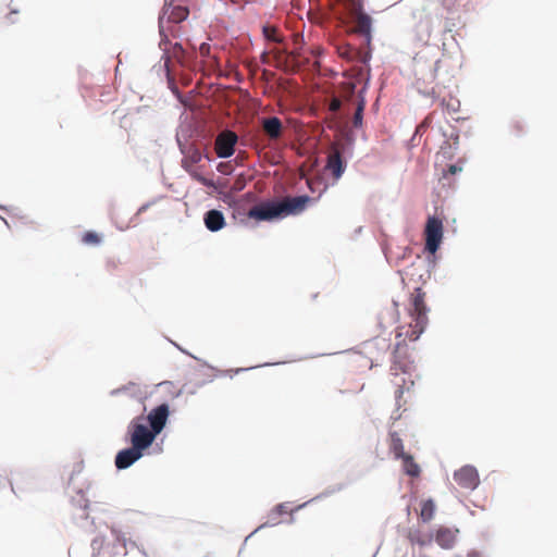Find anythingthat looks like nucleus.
I'll list each match as a JSON object with an SVG mask.
<instances>
[{
	"mask_svg": "<svg viewBox=\"0 0 557 557\" xmlns=\"http://www.w3.org/2000/svg\"><path fill=\"white\" fill-rule=\"evenodd\" d=\"M74 512L73 521L86 532H99L90 543L91 557H115L127 555V541L125 534L115 525L108 523L98 516V505H90L85 498L83 491H79L72 498Z\"/></svg>",
	"mask_w": 557,
	"mask_h": 557,
	"instance_id": "1",
	"label": "nucleus"
},
{
	"mask_svg": "<svg viewBox=\"0 0 557 557\" xmlns=\"http://www.w3.org/2000/svg\"><path fill=\"white\" fill-rule=\"evenodd\" d=\"M327 186L325 185L317 198L307 194L287 198L286 200H271L255 206L248 212V218L258 222H277L287 216L301 214L310 203L317 202Z\"/></svg>",
	"mask_w": 557,
	"mask_h": 557,
	"instance_id": "2",
	"label": "nucleus"
},
{
	"mask_svg": "<svg viewBox=\"0 0 557 557\" xmlns=\"http://www.w3.org/2000/svg\"><path fill=\"white\" fill-rule=\"evenodd\" d=\"M145 414L134 417L126 426L123 441L134 445L150 455V448L157 441V435L146 423Z\"/></svg>",
	"mask_w": 557,
	"mask_h": 557,
	"instance_id": "3",
	"label": "nucleus"
},
{
	"mask_svg": "<svg viewBox=\"0 0 557 557\" xmlns=\"http://www.w3.org/2000/svg\"><path fill=\"white\" fill-rule=\"evenodd\" d=\"M430 307L425 302V293L422 287L417 286L410 296L409 313L413 322L412 332L410 335L411 341H418L425 332L429 324Z\"/></svg>",
	"mask_w": 557,
	"mask_h": 557,
	"instance_id": "4",
	"label": "nucleus"
},
{
	"mask_svg": "<svg viewBox=\"0 0 557 557\" xmlns=\"http://www.w3.org/2000/svg\"><path fill=\"white\" fill-rule=\"evenodd\" d=\"M175 0L164 1V5L158 17V26L161 37H165V27L164 21L169 23L180 24L186 21L189 16V9L186 5L177 4L175 5L173 2Z\"/></svg>",
	"mask_w": 557,
	"mask_h": 557,
	"instance_id": "5",
	"label": "nucleus"
},
{
	"mask_svg": "<svg viewBox=\"0 0 557 557\" xmlns=\"http://www.w3.org/2000/svg\"><path fill=\"white\" fill-rule=\"evenodd\" d=\"M444 239L443 221L437 215H430L425 225L424 250L438 251Z\"/></svg>",
	"mask_w": 557,
	"mask_h": 557,
	"instance_id": "6",
	"label": "nucleus"
},
{
	"mask_svg": "<svg viewBox=\"0 0 557 557\" xmlns=\"http://www.w3.org/2000/svg\"><path fill=\"white\" fill-rule=\"evenodd\" d=\"M171 416V409L168 401H163L149 411L147 416H145L147 425L151 429V431L157 435V437L162 433L165 429L169 418Z\"/></svg>",
	"mask_w": 557,
	"mask_h": 557,
	"instance_id": "7",
	"label": "nucleus"
},
{
	"mask_svg": "<svg viewBox=\"0 0 557 557\" xmlns=\"http://www.w3.org/2000/svg\"><path fill=\"white\" fill-rule=\"evenodd\" d=\"M148 455L143 449L128 444V446L120 449L114 457V465L117 470H126L135 465L143 457Z\"/></svg>",
	"mask_w": 557,
	"mask_h": 557,
	"instance_id": "8",
	"label": "nucleus"
},
{
	"mask_svg": "<svg viewBox=\"0 0 557 557\" xmlns=\"http://www.w3.org/2000/svg\"><path fill=\"white\" fill-rule=\"evenodd\" d=\"M454 480L457 484L470 491H474L480 485V475L478 469L472 465H465L454 472Z\"/></svg>",
	"mask_w": 557,
	"mask_h": 557,
	"instance_id": "9",
	"label": "nucleus"
},
{
	"mask_svg": "<svg viewBox=\"0 0 557 557\" xmlns=\"http://www.w3.org/2000/svg\"><path fill=\"white\" fill-rule=\"evenodd\" d=\"M180 125L176 128L175 140L178 147L180 152H184L186 149L187 141L195 136L200 137L199 132L193 122L188 120V116L184 113L180 116Z\"/></svg>",
	"mask_w": 557,
	"mask_h": 557,
	"instance_id": "10",
	"label": "nucleus"
},
{
	"mask_svg": "<svg viewBox=\"0 0 557 557\" xmlns=\"http://www.w3.org/2000/svg\"><path fill=\"white\" fill-rule=\"evenodd\" d=\"M238 141V136L233 131H224L216 137L218 158L230 159L235 153V146Z\"/></svg>",
	"mask_w": 557,
	"mask_h": 557,
	"instance_id": "11",
	"label": "nucleus"
},
{
	"mask_svg": "<svg viewBox=\"0 0 557 557\" xmlns=\"http://www.w3.org/2000/svg\"><path fill=\"white\" fill-rule=\"evenodd\" d=\"M181 351L183 354H186V355L190 356L195 360L199 361L201 363V366L208 367L211 370L218 371L220 375L228 374L231 379H233V376L235 374H239V373H243V372H246V371H249V370H253V369H257V368H260V367H271V366H278V364L285 363L284 361H280V362H264V363L259 364V366H252V367H247V368H236V369H230V370H218L215 367L209 364L207 361H205V360H202V359L191 355L186 349L183 348V349H181Z\"/></svg>",
	"mask_w": 557,
	"mask_h": 557,
	"instance_id": "12",
	"label": "nucleus"
},
{
	"mask_svg": "<svg viewBox=\"0 0 557 557\" xmlns=\"http://www.w3.org/2000/svg\"><path fill=\"white\" fill-rule=\"evenodd\" d=\"M373 22L374 20L369 13L362 12V14H358V30L362 35L364 44L367 45L370 51L372 50V39L374 30ZM369 58H371V54L369 55Z\"/></svg>",
	"mask_w": 557,
	"mask_h": 557,
	"instance_id": "13",
	"label": "nucleus"
},
{
	"mask_svg": "<svg viewBox=\"0 0 557 557\" xmlns=\"http://www.w3.org/2000/svg\"><path fill=\"white\" fill-rule=\"evenodd\" d=\"M203 223L206 228L211 233L221 231L225 225V216L219 209H209L203 214Z\"/></svg>",
	"mask_w": 557,
	"mask_h": 557,
	"instance_id": "14",
	"label": "nucleus"
},
{
	"mask_svg": "<svg viewBox=\"0 0 557 557\" xmlns=\"http://www.w3.org/2000/svg\"><path fill=\"white\" fill-rule=\"evenodd\" d=\"M458 530L453 531L447 527L440 525L433 533V541H435L442 548L450 549L455 545L456 533Z\"/></svg>",
	"mask_w": 557,
	"mask_h": 557,
	"instance_id": "15",
	"label": "nucleus"
},
{
	"mask_svg": "<svg viewBox=\"0 0 557 557\" xmlns=\"http://www.w3.org/2000/svg\"><path fill=\"white\" fill-rule=\"evenodd\" d=\"M289 503H280V504H276L272 509L271 511L269 512L268 515V520L260 524L257 529H255L247 537L249 539L250 536H252L255 533H257L259 530L263 529V528H269V527H274V525H277L280 523L278 521V517L286 513L287 512V505Z\"/></svg>",
	"mask_w": 557,
	"mask_h": 557,
	"instance_id": "16",
	"label": "nucleus"
},
{
	"mask_svg": "<svg viewBox=\"0 0 557 557\" xmlns=\"http://www.w3.org/2000/svg\"><path fill=\"white\" fill-rule=\"evenodd\" d=\"M347 486H348V483H337V484H334V485H330V486L325 487L321 493H319L318 495L312 497L311 499H309V500L298 505L294 509V511L301 510V509H304L305 507H307L311 503H314V502L320 500V499L327 498V497L334 495L335 493L342 492Z\"/></svg>",
	"mask_w": 557,
	"mask_h": 557,
	"instance_id": "17",
	"label": "nucleus"
},
{
	"mask_svg": "<svg viewBox=\"0 0 557 557\" xmlns=\"http://www.w3.org/2000/svg\"><path fill=\"white\" fill-rule=\"evenodd\" d=\"M348 160V158L336 152L334 158L327 162L326 169L332 172L335 181H338L344 175Z\"/></svg>",
	"mask_w": 557,
	"mask_h": 557,
	"instance_id": "18",
	"label": "nucleus"
},
{
	"mask_svg": "<svg viewBox=\"0 0 557 557\" xmlns=\"http://www.w3.org/2000/svg\"><path fill=\"white\" fill-rule=\"evenodd\" d=\"M407 537L412 545L421 548L432 545L433 542V533L423 534L419 529H410Z\"/></svg>",
	"mask_w": 557,
	"mask_h": 557,
	"instance_id": "19",
	"label": "nucleus"
},
{
	"mask_svg": "<svg viewBox=\"0 0 557 557\" xmlns=\"http://www.w3.org/2000/svg\"><path fill=\"white\" fill-rule=\"evenodd\" d=\"M357 134L355 131H349L344 135L343 144L341 146V153L345 158L351 159L354 157Z\"/></svg>",
	"mask_w": 557,
	"mask_h": 557,
	"instance_id": "20",
	"label": "nucleus"
},
{
	"mask_svg": "<svg viewBox=\"0 0 557 557\" xmlns=\"http://www.w3.org/2000/svg\"><path fill=\"white\" fill-rule=\"evenodd\" d=\"M121 394H126L132 398L135 399H141L143 393L139 388V386L134 382H128L125 385H122L121 387L114 388L110 392V396L115 397Z\"/></svg>",
	"mask_w": 557,
	"mask_h": 557,
	"instance_id": "21",
	"label": "nucleus"
},
{
	"mask_svg": "<svg viewBox=\"0 0 557 557\" xmlns=\"http://www.w3.org/2000/svg\"><path fill=\"white\" fill-rule=\"evenodd\" d=\"M181 153L184 156L183 158L188 160L191 164H197L202 159L211 161V158L207 153L201 152L200 149L195 145H186V149H184V152Z\"/></svg>",
	"mask_w": 557,
	"mask_h": 557,
	"instance_id": "22",
	"label": "nucleus"
},
{
	"mask_svg": "<svg viewBox=\"0 0 557 557\" xmlns=\"http://www.w3.org/2000/svg\"><path fill=\"white\" fill-rule=\"evenodd\" d=\"M403 461V470L406 475L410 478H419L421 474L420 466L414 461V458L411 454H407L401 459Z\"/></svg>",
	"mask_w": 557,
	"mask_h": 557,
	"instance_id": "23",
	"label": "nucleus"
},
{
	"mask_svg": "<svg viewBox=\"0 0 557 557\" xmlns=\"http://www.w3.org/2000/svg\"><path fill=\"white\" fill-rule=\"evenodd\" d=\"M263 127L270 138H278L282 129V122L277 116H271L263 122Z\"/></svg>",
	"mask_w": 557,
	"mask_h": 557,
	"instance_id": "24",
	"label": "nucleus"
},
{
	"mask_svg": "<svg viewBox=\"0 0 557 557\" xmlns=\"http://www.w3.org/2000/svg\"><path fill=\"white\" fill-rule=\"evenodd\" d=\"M436 505L433 498H426L421 503L420 519L423 523L430 522L435 513Z\"/></svg>",
	"mask_w": 557,
	"mask_h": 557,
	"instance_id": "25",
	"label": "nucleus"
},
{
	"mask_svg": "<svg viewBox=\"0 0 557 557\" xmlns=\"http://www.w3.org/2000/svg\"><path fill=\"white\" fill-rule=\"evenodd\" d=\"M391 445L389 449L391 453L394 455L395 459H401L404 456H406L408 453L405 451L403 440L399 437V435L396 432H391Z\"/></svg>",
	"mask_w": 557,
	"mask_h": 557,
	"instance_id": "26",
	"label": "nucleus"
},
{
	"mask_svg": "<svg viewBox=\"0 0 557 557\" xmlns=\"http://www.w3.org/2000/svg\"><path fill=\"white\" fill-rule=\"evenodd\" d=\"M463 159H458L456 163L447 164L446 168L443 169L442 177L447 180L451 175H456L463 170Z\"/></svg>",
	"mask_w": 557,
	"mask_h": 557,
	"instance_id": "27",
	"label": "nucleus"
},
{
	"mask_svg": "<svg viewBox=\"0 0 557 557\" xmlns=\"http://www.w3.org/2000/svg\"><path fill=\"white\" fill-rule=\"evenodd\" d=\"M82 242L85 245H100L102 242V235L95 231H86L82 236Z\"/></svg>",
	"mask_w": 557,
	"mask_h": 557,
	"instance_id": "28",
	"label": "nucleus"
},
{
	"mask_svg": "<svg viewBox=\"0 0 557 557\" xmlns=\"http://www.w3.org/2000/svg\"><path fill=\"white\" fill-rule=\"evenodd\" d=\"M424 252L426 253V257H425L426 267H428L426 271L430 274L436 268L437 260H438L437 251L432 252V250H424Z\"/></svg>",
	"mask_w": 557,
	"mask_h": 557,
	"instance_id": "29",
	"label": "nucleus"
},
{
	"mask_svg": "<svg viewBox=\"0 0 557 557\" xmlns=\"http://www.w3.org/2000/svg\"><path fill=\"white\" fill-rule=\"evenodd\" d=\"M457 150H454L453 146H450V143L445 140L441 147V152L444 157V159L451 160L455 156V152Z\"/></svg>",
	"mask_w": 557,
	"mask_h": 557,
	"instance_id": "30",
	"label": "nucleus"
},
{
	"mask_svg": "<svg viewBox=\"0 0 557 557\" xmlns=\"http://www.w3.org/2000/svg\"><path fill=\"white\" fill-rule=\"evenodd\" d=\"M191 176L198 182L200 183L201 185L208 187V188H212L214 189L215 188V183L213 180L211 178H207L206 176L201 175V174H191Z\"/></svg>",
	"mask_w": 557,
	"mask_h": 557,
	"instance_id": "31",
	"label": "nucleus"
},
{
	"mask_svg": "<svg viewBox=\"0 0 557 557\" xmlns=\"http://www.w3.org/2000/svg\"><path fill=\"white\" fill-rule=\"evenodd\" d=\"M342 108V101L338 98H332L329 103V110L331 112H338Z\"/></svg>",
	"mask_w": 557,
	"mask_h": 557,
	"instance_id": "32",
	"label": "nucleus"
},
{
	"mask_svg": "<svg viewBox=\"0 0 557 557\" xmlns=\"http://www.w3.org/2000/svg\"><path fill=\"white\" fill-rule=\"evenodd\" d=\"M449 139L453 140L450 146H453L454 150H458V148H459V131L455 128V132L449 135Z\"/></svg>",
	"mask_w": 557,
	"mask_h": 557,
	"instance_id": "33",
	"label": "nucleus"
},
{
	"mask_svg": "<svg viewBox=\"0 0 557 557\" xmlns=\"http://www.w3.org/2000/svg\"><path fill=\"white\" fill-rule=\"evenodd\" d=\"M352 127L355 129H361L363 127V116L355 114L352 119Z\"/></svg>",
	"mask_w": 557,
	"mask_h": 557,
	"instance_id": "34",
	"label": "nucleus"
},
{
	"mask_svg": "<svg viewBox=\"0 0 557 557\" xmlns=\"http://www.w3.org/2000/svg\"><path fill=\"white\" fill-rule=\"evenodd\" d=\"M126 541H127V548H128V547H131V548H134V547H135V548H137V549L141 553V555H144L145 557H147V553H146V550H145L143 547H139V546H138V544H137L135 541H133V540H131V539H126Z\"/></svg>",
	"mask_w": 557,
	"mask_h": 557,
	"instance_id": "35",
	"label": "nucleus"
},
{
	"mask_svg": "<svg viewBox=\"0 0 557 557\" xmlns=\"http://www.w3.org/2000/svg\"><path fill=\"white\" fill-rule=\"evenodd\" d=\"M352 4L355 5L358 14H362L364 11V1L363 0H352Z\"/></svg>",
	"mask_w": 557,
	"mask_h": 557,
	"instance_id": "36",
	"label": "nucleus"
},
{
	"mask_svg": "<svg viewBox=\"0 0 557 557\" xmlns=\"http://www.w3.org/2000/svg\"><path fill=\"white\" fill-rule=\"evenodd\" d=\"M162 443H163V440H161V443L153 444L152 447L150 448V455L151 454H161L162 453Z\"/></svg>",
	"mask_w": 557,
	"mask_h": 557,
	"instance_id": "37",
	"label": "nucleus"
},
{
	"mask_svg": "<svg viewBox=\"0 0 557 557\" xmlns=\"http://www.w3.org/2000/svg\"><path fill=\"white\" fill-rule=\"evenodd\" d=\"M455 26V23L450 18H446L444 22V30L445 32H453V27Z\"/></svg>",
	"mask_w": 557,
	"mask_h": 557,
	"instance_id": "38",
	"label": "nucleus"
},
{
	"mask_svg": "<svg viewBox=\"0 0 557 557\" xmlns=\"http://www.w3.org/2000/svg\"><path fill=\"white\" fill-rule=\"evenodd\" d=\"M513 129L517 136H521L522 134H524L523 125L520 122H516L513 124Z\"/></svg>",
	"mask_w": 557,
	"mask_h": 557,
	"instance_id": "39",
	"label": "nucleus"
},
{
	"mask_svg": "<svg viewBox=\"0 0 557 557\" xmlns=\"http://www.w3.org/2000/svg\"><path fill=\"white\" fill-rule=\"evenodd\" d=\"M404 392H405L404 386H399L395 392V398H396V404H397L398 408L400 407L399 399L403 396Z\"/></svg>",
	"mask_w": 557,
	"mask_h": 557,
	"instance_id": "40",
	"label": "nucleus"
},
{
	"mask_svg": "<svg viewBox=\"0 0 557 557\" xmlns=\"http://www.w3.org/2000/svg\"><path fill=\"white\" fill-rule=\"evenodd\" d=\"M172 91L175 98L178 100V102L185 103L187 101L186 97L183 94H181L177 89H172Z\"/></svg>",
	"mask_w": 557,
	"mask_h": 557,
	"instance_id": "41",
	"label": "nucleus"
},
{
	"mask_svg": "<svg viewBox=\"0 0 557 557\" xmlns=\"http://www.w3.org/2000/svg\"><path fill=\"white\" fill-rule=\"evenodd\" d=\"M190 162L188 160H186L185 158L182 159V168L188 172L189 174H191V166H190Z\"/></svg>",
	"mask_w": 557,
	"mask_h": 557,
	"instance_id": "42",
	"label": "nucleus"
},
{
	"mask_svg": "<svg viewBox=\"0 0 557 557\" xmlns=\"http://www.w3.org/2000/svg\"><path fill=\"white\" fill-rule=\"evenodd\" d=\"M411 251L410 247H405L403 253L397 257V261L405 259Z\"/></svg>",
	"mask_w": 557,
	"mask_h": 557,
	"instance_id": "43",
	"label": "nucleus"
},
{
	"mask_svg": "<svg viewBox=\"0 0 557 557\" xmlns=\"http://www.w3.org/2000/svg\"><path fill=\"white\" fill-rule=\"evenodd\" d=\"M151 206V202H146L144 205H141L138 210H137V213L136 214H141L144 213L149 207Z\"/></svg>",
	"mask_w": 557,
	"mask_h": 557,
	"instance_id": "44",
	"label": "nucleus"
},
{
	"mask_svg": "<svg viewBox=\"0 0 557 557\" xmlns=\"http://www.w3.org/2000/svg\"><path fill=\"white\" fill-rule=\"evenodd\" d=\"M382 250H383V253H384V256H385V258H386L387 262H388V263H391L392 261H391V256H389V252H388V248H387V246L383 245V246H382Z\"/></svg>",
	"mask_w": 557,
	"mask_h": 557,
	"instance_id": "45",
	"label": "nucleus"
},
{
	"mask_svg": "<svg viewBox=\"0 0 557 557\" xmlns=\"http://www.w3.org/2000/svg\"><path fill=\"white\" fill-rule=\"evenodd\" d=\"M366 104H367V102H366V98H364V96H363V95H360V96H359V103H358V106H360V107H362V108H366Z\"/></svg>",
	"mask_w": 557,
	"mask_h": 557,
	"instance_id": "46",
	"label": "nucleus"
},
{
	"mask_svg": "<svg viewBox=\"0 0 557 557\" xmlns=\"http://www.w3.org/2000/svg\"><path fill=\"white\" fill-rule=\"evenodd\" d=\"M467 556L468 557H482L481 553L478 550H470Z\"/></svg>",
	"mask_w": 557,
	"mask_h": 557,
	"instance_id": "47",
	"label": "nucleus"
},
{
	"mask_svg": "<svg viewBox=\"0 0 557 557\" xmlns=\"http://www.w3.org/2000/svg\"><path fill=\"white\" fill-rule=\"evenodd\" d=\"M398 557V556H396ZM399 557H416V552L414 549H412L410 553L409 552H405L401 556Z\"/></svg>",
	"mask_w": 557,
	"mask_h": 557,
	"instance_id": "48",
	"label": "nucleus"
},
{
	"mask_svg": "<svg viewBox=\"0 0 557 557\" xmlns=\"http://www.w3.org/2000/svg\"><path fill=\"white\" fill-rule=\"evenodd\" d=\"M364 109L366 108H362V107L358 106L355 114H359V115L363 116Z\"/></svg>",
	"mask_w": 557,
	"mask_h": 557,
	"instance_id": "49",
	"label": "nucleus"
},
{
	"mask_svg": "<svg viewBox=\"0 0 557 557\" xmlns=\"http://www.w3.org/2000/svg\"><path fill=\"white\" fill-rule=\"evenodd\" d=\"M294 522H295V517H294V516H293V513H292V515H290V518H289V520H288V523H290V524H292V523H294Z\"/></svg>",
	"mask_w": 557,
	"mask_h": 557,
	"instance_id": "50",
	"label": "nucleus"
},
{
	"mask_svg": "<svg viewBox=\"0 0 557 557\" xmlns=\"http://www.w3.org/2000/svg\"><path fill=\"white\" fill-rule=\"evenodd\" d=\"M0 219L4 222V224H5L8 227H10L9 222H8L4 218H2V216L0 215Z\"/></svg>",
	"mask_w": 557,
	"mask_h": 557,
	"instance_id": "51",
	"label": "nucleus"
},
{
	"mask_svg": "<svg viewBox=\"0 0 557 557\" xmlns=\"http://www.w3.org/2000/svg\"><path fill=\"white\" fill-rule=\"evenodd\" d=\"M459 107H460V103L458 102L457 108H456V107H451V110H453L454 112H456V111L459 109Z\"/></svg>",
	"mask_w": 557,
	"mask_h": 557,
	"instance_id": "52",
	"label": "nucleus"
},
{
	"mask_svg": "<svg viewBox=\"0 0 557 557\" xmlns=\"http://www.w3.org/2000/svg\"><path fill=\"white\" fill-rule=\"evenodd\" d=\"M173 345H174V346H175L180 351H181V349H183V347H182V346H180V345H178V344H176V343H173Z\"/></svg>",
	"mask_w": 557,
	"mask_h": 557,
	"instance_id": "53",
	"label": "nucleus"
},
{
	"mask_svg": "<svg viewBox=\"0 0 557 557\" xmlns=\"http://www.w3.org/2000/svg\"><path fill=\"white\" fill-rule=\"evenodd\" d=\"M392 418H393V419H395V420H397V419H399V418H400V416H399V414L397 416V413H393Z\"/></svg>",
	"mask_w": 557,
	"mask_h": 557,
	"instance_id": "54",
	"label": "nucleus"
},
{
	"mask_svg": "<svg viewBox=\"0 0 557 557\" xmlns=\"http://www.w3.org/2000/svg\"><path fill=\"white\" fill-rule=\"evenodd\" d=\"M392 418H393V419H395V420H397V419H399V418H400V416H399V414L397 416V413H393Z\"/></svg>",
	"mask_w": 557,
	"mask_h": 557,
	"instance_id": "55",
	"label": "nucleus"
},
{
	"mask_svg": "<svg viewBox=\"0 0 557 557\" xmlns=\"http://www.w3.org/2000/svg\"><path fill=\"white\" fill-rule=\"evenodd\" d=\"M16 13H18V10H11L10 15L11 14H16Z\"/></svg>",
	"mask_w": 557,
	"mask_h": 557,
	"instance_id": "56",
	"label": "nucleus"
},
{
	"mask_svg": "<svg viewBox=\"0 0 557 557\" xmlns=\"http://www.w3.org/2000/svg\"><path fill=\"white\" fill-rule=\"evenodd\" d=\"M393 305H394L395 308L398 307V302L396 300H393Z\"/></svg>",
	"mask_w": 557,
	"mask_h": 557,
	"instance_id": "57",
	"label": "nucleus"
},
{
	"mask_svg": "<svg viewBox=\"0 0 557 557\" xmlns=\"http://www.w3.org/2000/svg\"><path fill=\"white\" fill-rule=\"evenodd\" d=\"M121 63H122V62H121V60H120V61H119L117 66L115 67L116 73L119 72V66H120V64H121Z\"/></svg>",
	"mask_w": 557,
	"mask_h": 557,
	"instance_id": "58",
	"label": "nucleus"
},
{
	"mask_svg": "<svg viewBox=\"0 0 557 557\" xmlns=\"http://www.w3.org/2000/svg\"><path fill=\"white\" fill-rule=\"evenodd\" d=\"M222 163H219L218 171H221Z\"/></svg>",
	"mask_w": 557,
	"mask_h": 557,
	"instance_id": "59",
	"label": "nucleus"
},
{
	"mask_svg": "<svg viewBox=\"0 0 557 557\" xmlns=\"http://www.w3.org/2000/svg\"><path fill=\"white\" fill-rule=\"evenodd\" d=\"M0 209L4 210V209H5V207L0 205Z\"/></svg>",
	"mask_w": 557,
	"mask_h": 557,
	"instance_id": "60",
	"label": "nucleus"
},
{
	"mask_svg": "<svg viewBox=\"0 0 557 557\" xmlns=\"http://www.w3.org/2000/svg\"><path fill=\"white\" fill-rule=\"evenodd\" d=\"M418 557H429V556H426V555H419Z\"/></svg>",
	"mask_w": 557,
	"mask_h": 557,
	"instance_id": "61",
	"label": "nucleus"
}]
</instances>
